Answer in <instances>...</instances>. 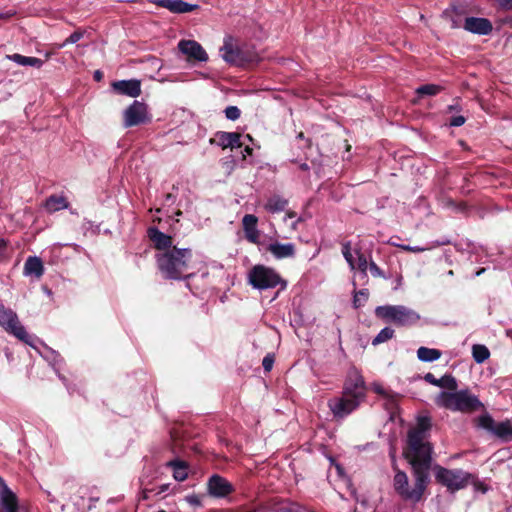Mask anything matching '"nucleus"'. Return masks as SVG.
Listing matches in <instances>:
<instances>
[{"label":"nucleus","mask_w":512,"mask_h":512,"mask_svg":"<svg viewBox=\"0 0 512 512\" xmlns=\"http://www.w3.org/2000/svg\"><path fill=\"white\" fill-rule=\"evenodd\" d=\"M401 249L407 251V252H424L426 250H428L429 248H423V247H412V246H408V244L406 246H401Z\"/></svg>","instance_id":"nucleus-47"},{"label":"nucleus","mask_w":512,"mask_h":512,"mask_svg":"<svg viewBox=\"0 0 512 512\" xmlns=\"http://www.w3.org/2000/svg\"><path fill=\"white\" fill-rule=\"evenodd\" d=\"M375 315L378 319L397 326L414 325L420 320V315L405 305H379L375 309Z\"/></svg>","instance_id":"nucleus-7"},{"label":"nucleus","mask_w":512,"mask_h":512,"mask_svg":"<svg viewBox=\"0 0 512 512\" xmlns=\"http://www.w3.org/2000/svg\"><path fill=\"white\" fill-rule=\"evenodd\" d=\"M403 455L412 467L415 484L410 488L406 473L394 465L396 474L393 479V487L401 499L417 503L423 499L425 490L430 483L429 470L431 466L426 464L425 460L422 462L406 452H403Z\"/></svg>","instance_id":"nucleus-1"},{"label":"nucleus","mask_w":512,"mask_h":512,"mask_svg":"<svg viewBox=\"0 0 512 512\" xmlns=\"http://www.w3.org/2000/svg\"><path fill=\"white\" fill-rule=\"evenodd\" d=\"M260 59L253 45L232 36L226 38V64L248 68L258 64Z\"/></svg>","instance_id":"nucleus-5"},{"label":"nucleus","mask_w":512,"mask_h":512,"mask_svg":"<svg viewBox=\"0 0 512 512\" xmlns=\"http://www.w3.org/2000/svg\"><path fill=\"white\" fill-rule=\"evenodd\" d=\"M226 512H239L237 510H233V509H226ZM240 512H260V511H256V510H245V511H240Z\"/></svg>","instance_id":"nucleus-56"},{"label":"nucleus","mask_w":512,"mask_h":512,"mask_svg":"<svg viewBox=\"0 0 512 512\" xmlns=\"http://www.w3.org/2000/svg\"><path fill=\"white\" fill-rule=\"evenodd\" d=\"M367 394V387L362 375L353 371L346 377L342 396L332 398L328 405L335 418H344L350 415L364 401Z\"/></svg>","instance_id":"nucleus-2"},{"label":"nucleus","mask_w":512,"mask_h":512,"mask_svg":"<svg viewBox=\"0 0 512 512\" xmlns=\"http://www.w3.org/2000/svg\"><path fill=\"white\" fill-rule=\"evenodd\" d=\"M441 355L442 352L437 350V348L421 346L417 350V357L420 361L423 362H434L436 359L440 358Z\"/></svg>","instance_id":"nucleus-27"},{"label":"nucleus","mask_w":512,"mask_h":512,"mask_svg":"<svg viewBox=\"0 0 512 512\" xmlns=\"http://www.w3.org/2000/svg\"><path fill=\"white\" fill-rule=\"evenodd\" d=\"M215 141H216V139H210L211 143H214Z\"/></svg>","instance_id":"nucleus-62"},{"label":"nucleus","mask_w":512,"mask_h":512,"mask_svg":"<svg viewBox=\"0 0 512 512\" xmlns=\"http://www.w3.org/2000/svg\"><path fill=\"white\" fill-rule=\"evenodd\" d=\"M342 254L345 260L349 263L351 269L356 268L355 261L353 259L352 253H351V242L347 241L342 243Z\"/></svg>","instance_id":"nucleus-36"},{"label":"nucleus","mask_w":512,"mask_h":512,"mask_svg":"<svg viewBox=\"0 0 512 512\" xmlns=\"http://www.w3.org/2000/svg\"><path fill=\"white\" fill-rule=\"evenodd\" d=\"M373 391L378 394V395H381L383 397H387L389 395V393L391 391L389 390H386V388H384L382 385L380 384H374L373 385Z\"/></svg>","instance_id":"nucleus-44"},{"label":"nucleus","mask_w":512,"mask_h":512,"mask_svg":"<svg viewBox=\"0 0 512 512\" xmlns=\"http://www.w3.org/2000/svg\"><path fill=\"white\" fill-rule=\"evenodd\" d=\"M241 115L240 109L237 106L226 107V118L230 120H237Z\"/></svg>","instance_id":"nucleus-39"},{"label":"nucleus","mask_w":512,"mask_h":512,"mask_svg":"<svg viewBox=\"0 0 512 512\" xmlns=\"http://www.w3.org/2000/svg\"><path fill=\"white\" fill-rule=\"evenodd\" d=\"M166 465L173 469V477L175 480L184 481L187 478V476H188L187 468L188 467H187L186 462H184L182 460L175 459V460H171V461L167 462Z\"/></svg>","instance_id":"nucleus-25"},{"label":"nucleus","mask_w":512,"mask_h":512,"mask_svg":"<svg viewBox=\"0 0 512 512\" xmlns=\"http://www.w3.org/2000/svg\"><path fill=\"white\" fill-rule=\"evenodd\" d=\"M0 327L20 341L31 344L30 336L12 309L0 304Z\"/></svg>","instance_id":"nucleus-10"},{"label":"nucleus","mask_w":512,"mask_h":512,"mask_svg":"<svg viewBox=\"0 0 512 512\" xmlns=\"http://www.w3.org/2000/svg\"><path fill=\"white\" fill-rule=\"evenodd\" d=\"M275 362L273 354H266L263 358L262 365L265 372H270Z\"/></svg>","instance_id":"nucleus-40"},{"label":"nucleus","mask_w":512,"mask_h":512,"mask_svg":"<svg viewBox=\"0 0 512 512\" xmlns=\"http://www.w3.org/2000/svg\"><path fill=\"white\" fill-rule=\"evenodd\" d=\"M192 260V251L188 248L173 247L156 254V262L159 271L166 279L178 280L190 277L187 274Z\"/></svg>","instance_id":"nucleus-3"},{"label":"nucleus","mask_w":512,"mask_h":512,"mask_svg":"<svg viewBox=\"0 0 512 512\" xmlns=\"http://www.w3.org/2000/svg\"><path fill=\"white\" fill-rule=\"evenodd\" d=\"M148 236L150 240L154 243L155 248L159 252L166 251L168 249H172L173 240L169 235L164 234L156 227H151L148 229Z\"/></svg>","instance_id":"nucleus-18"},{"label":"nucleus","mask_w":512,"mask_h":512,"mask_svg":"<svg viewBox=\"0 0 512 512\" xmlns=\"http://www.w3.org/2000/svg\"><path fill=\"white\" fill-rule=\"evenodd\" d=\"M368 269L372 276H375V277L384 276V272L382 271V269L379 267L378 264H376L373 261L369 262Z\"/></svg>","instance_id":"nucleus-42"},{"label":"nucleus","mask_w":512,"mask_h":512,"mask_svg":"<svg viewBox=\"0 0 512 512\" xmlns=\"http://www.w3.org/2000/svg\"><path fill=\"white\" fill-rule=\"evenodd\" d=\"M112 87L119 94L130 97H138L141 94V83L136 79L116 81Z\"/></svg>","instance_id":"nucleus-17"},{"label":"nucleus","mask_w":512,"mask_h":512,"mask_svg":"<svg viewBox=\"0 0 512 512\" xmlns=\"http://www.w3.org/2000/svg\"><path fill=\"white\" fill-rule=\"evenodd\" d=\"M25 276H34L37 279L41 278L44 274V266L42 260L37 256H30L26 259L24 264Z\"/></svg>","instance_id":"nucleus-20"},{"label":"nucleus","mask_w":512,"mask_h":512,"mask_svg":"<svg viewBox=\"0 0 512 512\" xmlns=\"http://www.w3.org/2000/svg\"><path fill=\"white\" fill-rule=\"evenodd\" d=\"M463 28L472 34L489 35L493 26L488 18L468 16L465 18Z\"/></svg>","instance_id":"nucleus-14"},{"label":"nucleus","mask_w":512,"mask_h":512,"mask_svg":"<svg viewBox=\"0 0 512 512\" xmlns=\"http://www.w3.org/2000/svg\"><path fill=\"white\" fill-rule=\"evenodd\" d=\"M443 90L442 86L435 84H425L416 89V93L420 96H435Z\"/></svg>","instance_id":"nucleus-31"},{"label":"nucleus","mask_w":512,"mask_h":512,"mask_svg":"<svg viewBox=\"0 0 512 512\" xmlns=\"http://www.w3.org/2000/svg\"><path fill=\"white\" fill-rule=\"evenodd\" d=\"M357 254H358V260H357V263H355V264H356L357 268L359 269V272H360L362 278L364 279V277H367V269L369 268L368 260L365 257L364 253H361L358 251Z\"/></svg>","instance_id":"nucleus-33"},{"label":"nucleus","mask_w":512,"mask_h":512,"mask_svg":"<svg viewBox=\"0 0 512 512\" xmlns=\"http://www.w3.org/2000/svg\"><path fill=\"white\" fill-rule=\"evenodd\" d=\"M5 248H6V241L4 239H0V258L4 256Z\"/></svg>","instance_id":"nucleus-54"},{"label":"nucleus","mask_w":512,"mask_h":512,"mask_svg":"<svg viewBox=\"0 0 512 512\" xmlns=\"http://www.w3.org/2000/svg\"><path fill=\"white\" fill-rule=\"evenodd\" d=\"M7 59L21 66H31L35 68H41L44 63L43 60L37 57L24 56L18 53L7 55Z\"/></svg>","instance_id":"nucleus-22"},{"label":"nucleus","mask_w":512,"mask_h":512,"mask_svg":"<svg viewBox=\"0 0 512 512\" xmlns=\"http://www.w3.org/2000/svg\"><path fill=\"white\" fill-rule=\"evenodd\" d=\"M342 254L345 260L349 263L351 269L356 268L355 261L353 259L352 253H351V242L347 241L342 243Z\"/></svg>","instance_id":"nucleus-35"},{"label":"nucleus","mask_w":512,"mask_h":512,"mask_svg":"<svg viewBox=\"0 0 512 512\" xmlns=\"http://www.w3.org/2000/svg\"><path fill=\"white\" fill-rule=\"evenodd\" d=\"M476 423L478 427L490 431L501 440H512V424L509 419L496 423L490 414H483L476 419Z\"/></svg>","instance_id":"nucleus-12"},{"label":"nucleus","mask_w":512,"mask_h":512,"mask_svg":"<svg viewBox=\"0 0 512 512\" xmlns=\"http://www.w3.org/2000/svg\"><path fill=\"white\" fill-rule=\"evenodd\" d=\"M332 464L334 465V467H335V469H336L337 474H338L340 477H344V475H345V470H344L343 466H342V465H340V464L334 463V460H332Z\"/></svg>","instance_id":"nucleus-50"},{"label":"nucleus","mask_w":512,"mask_h":512,"mask_svg":"<svg viewBox=\"0 0 512 512\" xmlns=\"http://www.w3.org/2000/svg\"><path fill=\"white\" fill-rule=\"evenodd\" d=\"M466 118L464 116H453L449 120V126L451 127H461L464 125Z\"/></svg>","instance_id":"nucleus-43"},{"label":"nucleus","mask_w":512,"mask_h":512,"mask_svg":"<svg viewBox=\"0 0 512 512\" xmlns=\"http://www.w3.org/2000/svg\"><path fill=\"white\" fill-rule=\"evenodd\" d=\"M246 239L254 244H259V231L257 229L258 218L254 214H246L242 220Z\"/></svg>","instance_id":"nucleus-19"},{"label":"nucleus","mask_w":512,"mask_h":512,"mask_svg":"<svg viewBox=\"0 0 512 512\" xmlns=\"http://www.w3.org/2000/svg\"><path fill=\"white\" fill-rule=\"evenodd\" d=\"M185 501L194 507L202 506V497L196 494L187 495Z\"/></svg>","instance_id":"nucleus-41"},{"label":"nucleus","mask_w":512,"mask_h":512,"mask_svg":"<svg viewBox=\"0 0 512 512\" xmlns=\"http://www.w3.org/2000/svg\"><path fill=\"white\" fill-rule=\"evenodd\" d=\"M216 137L218 145L221 146L222 149H224V132L217 133Z\"/></svg>","instance_id":"nucleus-53"},{"label":"nucleus","mask_w":512,"mask_h":512,"mask_svg":"<svg viewBox=\"0 0 512 512\" xmlns=\"http://www.w3.org/2000/svg\"><path fill=\"white\" fill-rule=\"evenodd\" d=\"M248 282L258 290L273 289L280 283L285 287L287 284L277 271L263 264H257L251 268L248 272Z\"/></svg>","instance_id":"nucleus-8"},{"label":"nucleus","mask_w":512,"mask_h":512,"mask_svg":"<svg viewBox=\"0 0 512 512\" xmlns=\"http://www.w3.org/2000/svg\"><path fill=\"white\" fill-rule=\"evenodd\" d=\"M276 512H298L295 508L290 506H281L278 507Z\"/></svg>","instance_id":"nucleus-52"},{"label":"nucleus","mask_w":512,"mask_h":512,"mask_svg":"<svg viewBox=\"0 0 512 512\" xmlns=\"http://www.w3.org/2000/svg\"><path fill=\"white\" fill-rule=\"evenodd\" d=\"M152 3L176 14L192 12L198 8V5L190 4L183 0H152Z\"/></svg>","instance_id":"nucleus-15"},{"label":"nucleus","mask_w":512,"mask_h":512,"mask_svg":"<svg viewBox=\"0 0 512 512\" xmlns=\"http://www.w3.org/2000/svg\"><path fill=\"white\" fill-rule=\"evenodd\" d=\"M300 168H301L302 170H308V169H309V166H308L307 164H305V162H304V164H302V165L300 166Z\"/></svg>","instance_id":"nucleus-59"},{"label":"nucleus","mask_w":512,"mask_h":512,"mask_svg":"<svg viewBox=\"0 0 512 512\" xmlns=\"http://www.w3.org/2000/svg\"><path fill=\"white\" fill-rule=\"evenodd\" d=\"M234 491V487L231 483L226 482V501H231L230 494Z\"/></svg>","instance_id":"nucleus-51"},{"label":"nucleus","mask_w":512,"mask_h":512,"mask_svg":"<svg viewBox=\"0 0 512 512\" xmlns=\"http://www.w3.org/2000/svg\"><path fill=\"white\" fill-rule=\"evenodd\" d=\"M502 8L512 9V0H496Z\"/></svg>","instance_id":"nucleus-49"},{"label":"nucleus","mask_w":512,"mask_h":512,"mask_svg":"<svg viewBox=\"0 0 512 512\" xmlns=\"http://www.w3.org/2000/svg\"><path fill=\"white\" fill-rule=\"evenodd\" d=\"M287 199L280 196H272L266 201L265 209L270 212H280L286 209Z\"/></svg>","instance_id":"nucleus-28"},{"label":"nucleus","mask_w":512,"mask_h":512,"mask_svg":"<svg viewBox=\"0 0 512 512\" xmlns=\"http://www.w3.org/2000/svg\"><path fill=\"white\" fill-rule=\"evenodd\" d=\"M432 428V418L428 415H421L416 418V426L409 429L407 433L406 446L404 451L420 459L426 464H432V446L426 442V437Z\"/></svg>","instance_id":"nucleus-4"},{"label":"nucleus","mask_w":512,"mask_h":512,"mask_svg":"<svg viewBox=\"0 0 512 512\" xmlns=\"http://www.w3.org/2000/svg\"><path fill=\"white\" fill-rule=\"evenodd\" d=\"M245 139L249 141L252 138L249 135L244 136ZM243 146H248L243 140V136L238 134V132H226V150L228 149H237L243 148Z\"/></svg>","instance_id":"nucleus-24"},{"label":"nucleus","mask_w":512,"mask_h":512,"mask_svg":"<svg viewBox=\"0 0 512 512\" xmlns=\"http://www.w3.org/2000/svg\"><path fill=\"white\" fill-rule=\"evenodd\" d=\"M369 297V291L367 289H362L360 291H356L353 297V305L356 309L363 305V302H366Z\"/></svg>","instance_id":"nucleus-37"},{"label":"nucleus","mask_w":512,"mask_h":512,"mask_svg":"<svg viewBox=\"0 0 512 512\" xmlns=\"http://www.w3.org/2000/svg\"><path fill=\"white\" fill-rule=\"evenodd\" d=\"M455 109H456V106H454V105L448 106V110H455Z\"/></svg>","instance_id":"nucleus-60"},{"label":"nucleus","mask_w":512,"mask_h":512,"mask_svg":"<svg viewBox=\"0 0 512 512\" xmlns=\"http://www.w3.org/2000/svg\"><path fill=\"white\" fill-rule=\"evenodd\" d=\"M178 49L189 61L204 62L208 59L207 53L197 41L181 40L178 43Z\"/></svg>","instance_id":"nucleus-13"},{"label":"nucleus","mask_w":512,"mask_h":512,"mask_svg":"<svg viewBox=\"0 0 512 512\" xmlns=\"http://www.w3.org/2000/svg\"><path fill=\"white\" fill-rule=\"evenodd\" d=\"M474 476L463 472L462 469H448L442 466L435 468V480L450 492H455L467 487Z\"/></svg>","instance_id":"nucleus-9"},{"label":"nucleus","mask_w":512,"mask_h":512,"mask_svg":"<svg viewBox=\"0 0 512 512\" xmlns=\"http://www.w3.org/2000/svg\"><path fill=\"white\" fill-rule=\"evenodd\" d=\"M288 215H289L290 218L295 217L294 212H290V213H288Z\"/></svg>","instance_id":"nucleus-61"},{"label":"nucleus","mask_w":512,"mask_h":512,"mask_svg":"<svg viewBox=\"0 0 512 512\" xmlns=\"http://www.w3.org/2000/svg\"><path fill=\"white\" fill-rule=\"evenodd\" d=\"M230 151V155L227 156L230 160L226 161V165L231 162L232 167L239 165V163L245 161L248 156H252L253 149L250 146H243V148L237 149H228Z\"/></svg>","instance_id":"nucleus-21"},{"label":"nucleus","mask_w":512,"mask_h":512,"mask_svg":"<svg viewBox=\"0 0 512 512\" xmlns=\"http://www.w3.org/2000/svg\"><path fill=\"white\" fill-rule=\"evenodd\" d=\"M84 34H85V31H83V30H76L63 43L58 44L56 47L58 49H61V48L65 47L68 44H75V43H77L79 40H81L83 38Z\"/></svg>","instance_id":"nucleus-34"},{"label":"nucleus","mask_w":512,"mask_h":512,"mask_svg":"<svg viewBox=\"0 0 512 512\" xmlns=\"http://www.w3.org/2000/svg\"><path fill=\"white\" fill-rule=\"evenodd\" d=\"M94 78L96 80H100L102 78V73L99 70L95 71Z\"/></svg>","instance_id":"nucleus-55"},{"label":"nucleus","mask_w":512,"mask_h":512,"mask_svg":"<svg viewBox=\"0 0 512 512\" xmlns=\"http://www.w3.org/2000/svg\"><path fill=\"white\" fill-rule=\"evenodd\" d=\"M425 382L437 386L438 378L435 377L433 373H426L424 376Z\"/></svg>","instance_id":"nucleus-45"},{"label":"nucleus","mask_w":512,"mask_h":512,"mask_svg":"<svg viewBox=\"0 0 512 512\" xmlns=\"http://www.w3.org/2000/svg\"><path fill=\"white\" fill-rule=\"evenodd\" d=\"M151 121L148 106L135 100L123 112V126L125 128L147 124Z\"/></svg>","instance_id":"nucleus-11"},{"label":"nucleus","mask_w":512,"mask_h":512,"mask_svg":"<svg viewBox=\"0 0 512 512\" xmlns=\"http://www.w3.org/2000/svg\"><path fill=\"white\" fill-rule=\"evenodd\" d=\"M387 402H386V408L388 410H390L391 413L394 412V410H396L398 408V400L400 398V395L391 391L387 397H385Z\"/></svg>","instance_id":"nucleus-38"},{"label":"nucleus","mask_w":512,"mask_h":512,"mask_svg":"<svg viewBox=\"0 0 512 512\" xmlns=\"http://www.w3.org/2000/svg\"><path fill=\"white\" fill-rule=\"evenodd\" d=\"M266 251L273 254L274 257L279 260L295 257V245L292 242L280 243L275 241L269 243Z\"/></svg>","instance_id":"nucleus-16"},{"label":"nucleus","mask_w":512,"mask_h":512,"mask_svg":"<svg viewBox=\"0 0 512 512\" xmlns=\"http://www.w3.org/2000/svg\"><path fill=\"white\" fill-rule=\"evenodd\" d=\"M67 207L68 202L64 196L51 195L45 202V208L50 213L66 209Z\"/></svg>","instance_id":"nucleus-26"},{"label":"nucleus","mask_w":512,"mask_h":512,"mask_svg":"<svg viewBox=\"0 0 512 512\" xmlns=\"http://www.w3.org/2000/svg\"><path fill=\"white\" fill-rule=\"evenodd\" d=\"M305 141H306V147H308V148H309V147H311V145H312V140H311V139H309V138H307V139H305Z\"/></svg>","instance_id":"nucleus-58"},{"label":"nucleus","mask_w":512,"mask_h":512,"mask_svg":"<svg viewBox=\"0 0 512 512\" xmlns=\"http://www.w3.org/2000/svg\"><path fill=\"white\" fill-rule=\"evenodd\" d=\"M208 494L212 497H224V479L218 475H213L208 481Z\"/></svg>","instance_id":"nucleus-23"},{"label":"nucleus","mask_w":512,"mask_h":512,"mask_svg":"<svg viewBox=\"0 0 512 512\" xmlns=\"http://www.w3.org/2000/svg\"><path fill=\"white\" fill-rule=\"evenodd\" d=\"M490 355H491V352L487 346H485L483 344H474L472 346V356L476 363L481 364V363L485 362L486 359H488L490 357Z\"/></svg>","instance_id":"nucleus-29"},{"label":"nucleus","mask_w":512,"mask_h":512,"mask_svg":"<svg viewBox=\"0 0 512 512\" xmlns=\"http://www.w3.org/2000/svg\"><path fill=\"white\" fill-rule=\"evenodd\" d=\"M444 408L454 412L473 413L483 408V404L477 396L470 394L468 390L442 392L439 402Z\"/></svg>","instance_id":"nucleus-6"},{"label":"nucleus","mask_w":512,"mask_h":512,"mask_svg":"<svg viewBox=\"0 0 512 512\" xmlns=\"http://www.w3.org/2000/svg\"><path fill=\"white\" fill-rule=\"evenodd\" d=\"M16 14L15 10H8L5 12H0V20L7 21L12 18Z\"/></svg>","instance_id":"nucleus-48"},{"label":"nucleus","mask_w":512,"mask_h":512,"mask_svg":"<svg viewBox=\"0 0 512 512\" xmlns=\"http://www.w3.org/2000/svg\"><path fill=\"white\" fill-rule=\"evenodd\" d=\"M352 512H360V511H358L357 509H354Z\"/></svg>","instance_id":"nucleus-63"},{"label":"nucleus","mask_w":512,"mask_h":512,"mask_svg":"<svg viewBox=\"0 0 512 512\" xmlns=\"http://www.w3.org/2000/svg\"><path fill=\"white\" fill-rule=\"evenodd\" d=\"M437 387L446 388L449 391H456L458 388V384L456 378L453 375L445 374L441 378H438Z\"/></svg>","instance_id":"nucleus-30"},{"label":"nucleus","mask_w":512,"mask_h":512,"mask_svg":"<svg viewBox=\"0 0 512 512\" xmlns=\"http://www.w3.org/2000/svg\"><path fill=\"white\" fill-rule=\"evenodd\" d=\"M470 481H472V484L475 486L477 490H480L482 492H486L488 490V487L485 484L479 482V480H477L475 477L473 479H470Z\"/></svg>","instance_id":"nucleus-46"},{"label":"nucleus","mask_w":512,"mask_h":512,"mask_svg":"<svg viewBox=\"0 0 512 512\" xmlns=\"http://www.w3.org/2000/svg\"><path fill=\"white\" fill-rule=\"evenodd\" d=\"M297 138H298V139H305V134H304V132H303V131H300V132L298 133V135H297Z\"/></svg>","instance_id":"nucleus-57"},{"label":"nucleus","mask_w":512,"mask_h":512,"mask_svg":"<svg viewBox=\"0 0 512 512\" xmlns=\"http://www.w3.org/2000/svg\"><path fill=\"white\" fill-rule=\"evenodd\" d=\"M395 331L391 328H384L380 331L379 334H377L374 339L372 340V345L376 346L381 343L387 342L394 337Z\"/></svg>","instance_id":"nucleus-32"}]
</instances>
